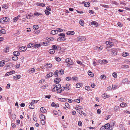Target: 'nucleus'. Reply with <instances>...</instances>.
<instances>
[{"label":"nucleus","mask_w":130,"mask_h":130,"mask_svg":"<svg viewBox=\"0 0 130 130\" xmlns=\"http://www.w3.org/2000/svg\"><path fill=\"white\" fill-rule=\"evenodd\" d=\"M16 115L15 114H13L12 115V119L14 120L16 118Z\"/></svg>","instance_id":"obj_52"},{"label":"nucleus","mask_w":130,"mask_h":130,"mask_svg":"<svg viewBox=\"0 0 130 130\" xmlns=\"http://www.w3.org/2000/svg\"><path fill=\"white\" fill-rule=\"evenodd\" d=\"M57 46L55 45H53L52 46V48H53V49L54 50H56L57 48Z\"/></svg>","instance_id":"obj_45"},{"label":"nucleus","mask_w":130,"mask_h":130,"mask_svg":"<svg viewBox=\"0 0 130 130\" xmlns=\"http://www.w3.org/2000/svg\"><path fill=\"white\" fill-rule=\"evenodd\" d=\"M112 75L115 78H116L117 76V74L115 72H114L113 73Z\"/></svg>","instance_id":"obj_51"},{"label":"nucleus","mask_w":130,"mask_h":130,"mask_svg":"<svg viewBox=\"0 0 130 130\" xmlns=\"http://www.w3.org/2000/svg\"><path fill=\"white\" fill-rule=\"evenodd\" d=\"M56 31L58 33V31L62 32L63 31V30L62 29L60 28H57L56 29Z\"/></svg>","instance_id":"obj_37"},{"label":"nucleus","mask_w":130,"mask_h":130,"mask_svg":"<svg viewBox=\"0 0 130 130\" xmlns=\"http://www.w3.org/2000/svg\"><path fill=\"white\" fill-rule=\"evenodd\" d=\"M40 118L41 119H42V120H44V119L45 120V116L43 115V114L41 115L40 116Z\"/></svg>","instance_id":"obj_22"},{"label":"nucleus","mask_w":130,"mask_h":130,"mask_svg":"<svg viewBox=\"0 0 130 130\" xmlns=\"http://www.w3.org/2000/svg\"><path fill=\"white\" fill-rule=\"evenodd\" d=\"M33 28L34 29L36 30L38 28V26L37 25H35L33 26Z\"/></svg>","instance_id":"obj_44"},{"label":"nucleus","mask_w":130,"mask_h":130,"mask_svg":"<svg viewBox=\"0 0 130 130\" xmlns=\"http://www.w3.org/2000/svg\"><path fill=\"white\" fill-rule=\"evenodd\" d=\"M90 3L89 2H86L84 4V6L86 7H88L90 6Z\"/></svg>","instance_id":"obj_27"},{"label":"nucleus","mask_w":130,"mask_h":130,"mask_svg":"<svg viewBox=\"0 0 130 130\" xmlns=\"http://www.w3.org/2000/svg\"><path fill=\"white\" fill-rule=\"evenodd\" d=\"M129 55V54L128 53L126 52H124L122 55L124 57H126L127 56H128Z\"/></svg>","instance_id":"obj_31"},{"label":"nucleus","mask_w":130,"mask_h":130,"mask_svg":"<svg viewBox=\"0 0 130 130\" xmlns=\"http://www.w3.org/2000/svg\"><path fill=\"white\" fill-rule=\"evenodd\" d=\"M106 44H107L109 45V47H110L112 46H113V43L111 42L107 41H106Z\"/></svg>","instance_id":"obj_6"},{"label":"nucleus","mask_w":130,"mask_h":130,"mask_svg":"<svg viewBox=\"0 0 130 130\" xmlns=\"http://www.w3.org/2000/svg\"><path fill=\"white\" fill-rule=\"evenodd\" d=\"M60 81V79L59 78H55L54 80V82L55 83H59Z\"/></svg>","instance_id":"obj_25"},{"label":"nucleus","mask_w":130,"mask_h":130,"mask_svg":"<svg viewBox=\"0 0 130 130\" xmlns=\"http://www.w3.org/2000/svg\"><path fill=\"white\" fill-rule=\"evenodd\" d=\"M20 64H17L16 66H15V68H19L20 66Z\"/></svg>","instance_id":"obj_63"},{"label":"nucleus","mask_w":130,"mask_h":130,"mask_svg":"<svg viewBox=\"0 0 130 130\" xmlns=\"http://www.w3.org/2000/svg\"><path fill=\"white\" fill-rule=\"evenodd\" d=\"M46 65L47 67L51 68L52 67V65L50 63L46 64Z\"/></svg>","instance_id":"obj_49"},{"label":"nucleus","mask_w":130,"mask_h":130,"mask_svg":"<svg viewBox=\"0 0 130 130\" xmlns=\"http://www.w3.org/2000/svg\"><path fill=\"white\" fill-rule=\"evenodd\" d=\"M34 47H39L41 46V44H34Z\"/></svg>","instance_id":"obj_21"},{"label":"nucleus","mask_w":130,"mask_h":130,"mask_svg":"<svg viewBox=\"0 0 130 130\" xmlns=\"http://www.w3.org/2000/svg\"><path fill=\"white\" fill-rule=\"evenodd\" d=\"M49 52L50 54H53L55 53V51L54 50L51 49L49 50Z\"/></svg>","instance_id":"obj_29"},{"label":"nucleus","mask_w":130,"mask_h":130,"mask_svg":"<svg viewBox=\"0 0 130 130\" xmlns=\"http://www.w3.org/2000/svg\"><path fill=\"white\" fill-rule=\"evenodd\" d=\"M58 36H62L65 37V36L64 34L63 33H61L58 34Z\"/></svg>","instance_id":"obj_54"},{"label":"nucleus","mask_w":130,"mask_h":130,"mask_svg":"<svg viewBox=\"0 0 130 130\" xmlns=\"http://www.w3.org/2000/svg\"><path fill=\"white\" fill-rule=\"evenodd\" d=\"M9 48L8 47H7L4 49V51L6 52H9Z\"/></svg>","instance_id":"obj_40"},{"label":"nucleus","mask_w":130,"mask_h":130,"mask_svg":"<svg viewBox=\"0 0 130 130\" xmlns=\"http://www.w3.org/2000/svg\"><path fill=\"white\" fill-rule=\"evenodd\" d=\"M15 72V71L14 70H12L9 72V74H10L11 75L14 73Z\"/></svg>","instance_id":"obj_61"},{"label":"nucleus","mask_w":130,"mask_h":130,"mask_svg":"<svg viewBox=\"0 0 130 130\" xmlns=\"http://www.w3.org/2000/svg\"><path fill=\"white\" fill-rule=\"evenodd\" d=\"M56 60L58 61H60L61 60L60 58L58 57H57L56 58Z\"/></svg>","instance_id":"obj_62"},{"label":"nucleus","mask_w":130,"mask_h":130,"mask_svg":"<svg viewBox=\"0 0 130 130\" xmlns=\"http://www.w3.org/2000/svg\"><path fill=\"white\" fill-rule=\"evenodd\" d=\"M117 86L115 85H112V90H113L114 89H116Z\"/></svg>","instance_id":"obj_56"},{"label":"nucleus","mask_w":130,"mask_h":130,"mask_svg":"<svg viewBox=\"0 0 130 130\" xmlns=\"http://www.w3.org/2000/svg\"><path fill=\"white\" fill-rule=\"evenodd\" d=\"M0 32L3 34H5L6 33V31L5 29H3L0 30Z\"/></svg>","instance_id":"obj_32"},{"label":"nucleus","mask_w":130,"mask_h":130,"mask_svg":"<svg viewBox=\"0 0 130 130\" xmlns=\"http://www.w3.org/2000/svg\"><path fill=\"white\" fill-rule=\"evenodd\" d=\"M128 81V78H126L123 79L122 81V83H124L126 82H127Z\"/></svg>","instance_id":"obj_35"},{"label":"nucleus","mask_w":130,"mask_h":130,"mask_svg":"<svg viewBox=\"0 0 130 130\" xmlns=\"http://www.w3.org/2000/svg\"><path fill=\"white\" fill-rule=\"evenodd\" d=\"M60 89V88H58V87H54V88L53 89V91H57L58 90H59Z\"/></svg>","instance_id":"obj_17"},{"label":"nucleus","mask_w":130,"mask_h":130,"mask_svg":"<svg viewBox=\"0 0 130 130\" xmlns=\"http://www.w3.org/2000/svg\"><path fill=\"white\" fill-rule=\"evenodd\" d=\"M86 39V38L84 36H79L76 38V40L80 42L84 41Z\"/></svg>","instance_id":"obj_2"},{"label":"nucleus","mask_w":130,"mask_h":130,"mask_svg":"<svg viewBox=\"0 0 130 130\" xmlns=\"http://www.w3.org/2000/svg\"><path fill=\"white\" fill-rule=\"evenodd\" d=\"M18 19V17H16L13 19V21L14 22H16L17 20Z\"/></svg>","instance_id":"obj_60"},{"label":"nucleus","mask_w":130,"mask_h":130,"mask_svg":"<svg viewBox=\"0 0 130 130\" xmlns=\"http://www.w3.org/2000/svg\"><path fill=\"white\" fill-rule=\"evenodd\" d=\"M103 7L105 8H108V5H101Z\"/></svg>","instance_id":"obj_59"},{"label":"nucleus","mask_w":130,"mask_h":130,"mask_svg":"<svg viewBox=\"0 0 130 130\" xmlns=\"http://www.w3.org/2000/svg\"><path fill=\"white\" fill-rule=\"evenodd\" d=\"M54 86H55V87H58V88H60L61 87V85L60 84H59L56 83V84Z\"/></svg>","instance_id":"obj_41"},{"label":"nucleus","mask_w":130,"mask_h":130,"mask_svg":"<svg viewBox=\"0 0 130 130\" xmlns=\"http://www.w3.org/2000/svg\"><path fill=\"white\" fill-rule=\"evenodd\" d=\"M82 85V84L80 83H78L76 85L77 88H79Z\"/></svg>","instance_id":"obj_19"},{"label":"nucleus","mask_w":130,"mask_h":130,"mask_svg":"<svg viewBox=\"0 0 130 130\" xmlns=\"http://www.w3.org/2000/svg\"><path fill=\"white\" fill-rule=\"evenodd\" d=\"M80 24L82 26H83L84 25V22L82 20H80L79 21Z\"/></svg>","instance_id":"obj_30"},{"label":"nucleus","mask_w":130,"mask_h":130,"mask_svg":"<svg viewBox=\"0 0 130 130\" xmlns=\"http://www.w3.org/2000/svg\"><path fill=\"white\" fill-rule=\"evenodd\" d=\"M59 72L60 74H63L64 73V71L62 69L60 70L59 71Z\"/></svg>","instance_id":"obj_55"},{"label":"nucleus","mask_w":130,"mask_h":130,"mask_svg":"<svg viewBox=\"0 0 130 130\" xmlns=\"http://www.w3.org/2000/svg\"><path fill=\"white\" fill-rule=\"evenodd\" d=\"M91 24L92 25H94L95 26L97 27L98 26L97 23L95 21H93L91 23Z\"/></svg>","instance_id":"obj_16"},{"label":"nucleus","mask_w":130,"mask_h":130,"mask_svg":"<svg viewBox=\"0 0 130 130\" xmlns=\"http://www.w3.org/2000/svg\"><path fill=\"white\" fill-rule=\"evenodd\" d=\"M102 97L104 99H106L109 97V96L107 95L105 93H104L102 95Z\"/></svg>","instance_id":"obj_26"},{"label":"nucleus","mask_w":130,"mask_h":130,"mask_svg":"<svg viewBox=\"0 0 130 130\" xmlns=\"http://www.w3.org/2000/svg\"><path fill=\"white\" fill-rule=\"evenodd\" d=\"M35 69L34 68H31L29 69V72H31L32 73H33L35 71Z\"/></svg>","instance_id":"obj_42"},{"label":"nucleus","mask_w":130,"mask_h":130,"mask_svg":"<svg viewBox=\"0 0 130 130\" xmlns=\"http://www.w3.org/2000/svg\"><path fill=\"white\" fill-rule=\"evenodd\" d=\"M41 123L43 125H45V122L44 120H41Z\"/></svg>","instance_id":"obj_53"},{"label":"nucleus","mask_w":130,"mask_h":130,"mask_svg":"<svg viewBox=\"0 0 130 130\" xmlns=\"http://www.w3.org/2000/svg\"><path fill=\"white\" fill-rule=\"evenodd\" d=\"M51 33L52 34L54 35L56 33H57V32L56 30H53L51 31Z\"/></svg>","instance_id":"obj_33"},{"label":"nucleus","mask_w":130,"mask_h":130,"mask_svg":"<svg viewBox=\"0 0 130 130\" xmlns=\"http://www.w3.org/2000/svg\"><path fill=\"white\" fill-rule=\"evenodd\" d=\"M34 15L35 16H38L39 15H41L42 14L39 12H35L34 13Z\"/></svg>","instance_id":"obj_28"},{"label":"nucleus","mask_w":130,"mask_h":130,"mask_svg":"<svg viewBox=\"0 0 130 130\" xmlns=\"http://www.w3.org/2000/svg\"><path fill=\"white\" fill-rule=\"evenodd\" d=\"M9 21V18L6 17L2 18L0 20V22L1 23H4L5 22Z\"/></svg>","instance_id":"obj_1"},{"label":"nucleus","mask_w":130,"mask_h":130,"mask_svg":"<svg viewBox=\"0 0 130 130\" xmlns=\"http://www.w3.org/2000/svg\"><path fill=\"white\" fill-rule=\"evenodd\" d=\"M40 111L42 113H45L47 112L46 110L43 107H42L40 108Z\"/></svg>","instance_id":"obj_7"},{"label":"nucleus","mask_w":130,"mask_h":130,"mask_svg":"<svg viewBox=\"0 0 130 130\" xmlns=\"http://www.w3.org/2000/svg\"><path fill=\"white\" fill-rule=\"evenodd\" d=\"M66 86H65V88L66 89H67V90H69L70 89V88H69V87L70 86V84H66Z\"/></svg>","instance_id":"obj_24"},{"label":"nucleus","mask_w":130,"mask_h":130,"mask_svg":"<svg viewBox=\"0 0 130 130\" xmlns=\"http://www.w3.org/2000/svg\"><path fill=\"white\" fill-rule=\"evenodd\" d=\"M2 8H5V9H7L8 8V7L7 5L6 4H4L2 5Z\"/></svg>","instance_id":"obj_46"},{"label":"nucleus","mask_w":130,"mask_h":130,"mask_svg":"<svg viewBox=\"0 0 130 130\" xmlns=\"http://www.w3.org/2000/svg\"><path fill=\"white\" fill-rule=\"evenodd\" d=\"M101 78L103 79H105L106 78V76H105L104 75H102L101 76Z\"/></svg>","instance_id":"obj_58"},{"label":"nucleus","mask_w":130,"mask_h":130,"mask_svg":"<svg viewBox=\"0 0 130 130\" xmlns=\"http://www.w3.org/2000/svg\"><path fill=\"white\" fill-rule=\"evenodd\" d=\"M43 44L44 45H47L49 44L48 42H44L43 43Z\"/></svg>","instance_id":"obj_57"},{"label":"nucleus","mask_w":130,"mask_h":130,"mask_svg":"<svg viewBox=\"0 0 130 130\" xmlns=\"http://www.w3.org/2000/svg\"><path fill=\"white\" fill-rule=\"evenodd\" d=\"M27 48L26 46H22L20 47L19 48V50L20 52H24L26 50Z\"/></svg>","instance_id":"obj_4"},{"label":"nucleus","mask_w":130,"mask_h":130,"mask_svg":"<svg viewBox=\"0 0 130 130\" xmlns=\"http://www.w3.org/2000/svg\"><path fill=\"white\" fill-rule=\"evenodd\" d=\"M34 43H29V44L27 45V47L28 48H30L33 46H34Z\"/></svg>","instance_id":"obj_8"},{"label":"nucleus","mask_w":130,"mask_h":130,"mask_svg":"<svg viewBox=\"0 0 130 130\" xmlns=\"http://www.w3.org/2000/svg\"><path fill=\"white\" fill-rule=\"evenodd\" d=\"M66 38L64 37H60L58 38L57 39V40L58 41L60 42L61 41H63L66 40Z\"/></svg>","instance_id":"obj_5"},{"label":"nucleus","mask_w":130,"mask_h":130,"mask_svg":"<svg viewBox=\"0 0 130 130\" xmlns=\"http://www.w3.org/2000/svg\"><path fill=\"white\" fill-rule=\"evenodd\" d=\"M68 35H73L74 34V32L73 31H70L67 32L66 33Z\"/></svg>","instance_id":"obj_10"},{"label":"nucleus","mask_w":130,"mask_h":130,"mask_svg":"<svg viewBox=\"0 0 130 130\" xmlns=\"http://www.w3.org/2000/svg\"><path fill=\"white\" fill-rule=\"evenodd\" d=\"M29 107L31 109H34V105L32 104H30L29 105Z\"/></svg>","instance_id":"obj_39"},{"label":"nucleus","mask_w":130,"mask_h":130,"mask_svg":"<svg viewBox=\"0 0 130 130\" xmlns=\"http://www.w3.org/2000/svg\"><path fill=\"white\" fill-rule=\"evenodd\" d=\"M58 70H56L54 72V75L56 76H58Z\"/></svg>","instance_id":"obj_43"},{"label":"nucleus","mask_w":130,"mask_h":130,"mask_svg":"<svg viewBox=\"0 0 130 130\" xmlns=\"http://www.w3.org/2000/svg\"><path fill=\"white\" fill-rule=\"evenodd\" d=\"M65 106L68 108H70V106L69 105V103H65Z\"/></svg>","instance_id":"obj_38"},{"label":"nucleus","mask_w":130,"mask_h":130,"mask_svg":"<svg viewBox=\"0 0 130 130\" xmlns=\"http://www.w3.org/2000/svg\"><path fill=\"white\" fill-rule=\"evenodd\" d=\"M113 110L115 112H116L119 110V107H115L114 108Z\"/></svg>","instance_id":"obj_20"},{"label":"nucleus","mask_w":130,"mask_h":130,"mask_svg":"<svg viewBox=\"0 0 130 130\" xmlns=\"http://www.w3.org/2000/svg\"><path fill=\"white\" fill-rule=\"evenodd\" d=\"M88 74L89 76L91 77L93 76L94 75L93 73L90 71H88Z\"/></svg>","instance_id":"obj_18"},{"label":"nucleus","mask_w":130,"mask_h":130,"mask_svg":"<svg viewBox=\"0 0 130 130\" xmlns=\"http://www.w3.org/2000/svg\"><path fill=\"white\" fill-rule=\"evenodd\" d=\"M13 54L14 56H17L20 55V53L18 51H14L13 53Z\"/></svg>","instance_id":"obj_12"},{"label":"nucleus","mask_w":130,"mask_h":130,"mask_svg":"<svg viewBox=\"0 0 130 130\" xmlns=\"http://www.w3.org/2000/svg\"><path fill=\"white\" fill-rule=\"evenodd\" d=\"M60 99V100L63 102H64L66 101V99L65 98H58V99Z\"/></svg>","instance_id":"obj_48"},{"label":"nucleus","mask_w":130,"mask_h":130,"mask_svg":"<svg viewBox=\"0 0 130 130\" xmlns=\"http://www.w3.org/2000/svg\"><path fill=\"white\" fill-rule=\"evenodd\" d=\"M5 61L4 60L1 61L0 62V67L3 66L5 64Z\"/></svg>","instance_id":"obj_15"},{"label":"nucleus","mask_w":130,"mask_h":130,"mask_svg":"<svg viewBox=\"0 0 130 130\" xmlns=\"http://www.w3.org/2000/svg\"><path fill=\"white\" fill-rule=\"evenodd\" d=\"M65 61L70 65H73L74 64L73 62L69 58L66 59Z\"/></svg>","instance_id":"obj_3"},{"label":"nucleus","mask_w":130,"mask_h":130,"mask_svg":"<svg viewBox=\"0 0 130 130\" xmlns=\"http://www.w3.org/2000/svg\"><path fill=\"white\" fill-rule=\"evenodd\" d=\"M12 59L13 60H16L18 59V57L17 56H14V57H12Z\"/></svg>","instance_id":"obj_36"},{"label":"nucleus","mask_w":130,"mask_h":130,"mask_svg":"<svg viewBox=\"0 0 130 130\" xmlns=\"http://www.w3.org/2000/svg\"><path fill=\"white\" fill-rule=\"evenodd\" d=\"M126 106V104L125 103H121L120 104V106L122 107H124Z\"/></svg>","instance_id":"obj_23"},{"label":"nucleus","mask_w":130,"mask_h":130,"mask_svg":"<svg viewBox=\"0 0 130 130\" xmlns=\"http://www.w3.org/2000/svg\"><path fill=\"white\" fill-rule=\"evenodd\" d=\"M51 106L55 107H57L59 106V104H56L53 102L51 104Z\"/></svg>","instance_id":"obj_9"},{"label":"nucleus","mask_w":130,"mask_h":130,"mask_svg":"<svg viewBox=\"0 0 130 130\" xmlns=\"http://www.w3.org/2000/svg\"><path fill=\"white\" fill-rule=\"evenodd\" d=\"M107 90H112V88L111 86H109L107 88Z\"/></svg>","instance_id":"obj_64"},{"label":"nucleus","mask_w":130,"mask_h":130,"mask_svg":"<svg viewBox=\"0 0 130 130\" xmlns=\"http://www.w3.org/2000/svg\"><path fill=\"white\" fill-rule=\"evenodd\" d=\"M21 77V76L20 75H18L13 76V78L15 79H18L20 78Z\"/></svg>","instance_id":"obj_13"},{"label":"nucleus","mask_w":130,"mask_h":130,"mask_svg":"<svg viewBox=\"0 0 130 130\" xmlns=\"http://www.w3.org/2000/svg\"><path fill=\"white\" fill-rule=\"evenodd\" d=\"M104 127L105 129H110V124L109 123H107L105 124Z\"/></svg>","instance_id":"obj_11"},{"label":"nucleus","mask_w":130,"mask_h":130,"mask_svg":"<svg viewBox=\"0 0 130 130\" xmlns=\"http://www.w3.org/2000/svg\"><path fill=\"white\" fill-rule=\"evenodd\" d=\"M85 89L87 90H89L90 89V88L89 86H86L85 87Z\"/></svg>","instance_id":"obj_47"},{"label":"nucleus","mask_w":130,"mask_h":130,"mask_svg":"<svg viewBox=\"0 0 130 130\" xmlns=\"http://www.w3.org/2000/svg\"><path fill=\"white\" fill-rule=\"evenodd\" d=\"M54 75L53 73L52 72H50L46 76L48 77H51L52 76Z\"/></svg>","instance_id":"obj_14"},{"label":"nucleus","mask_w":130,"mask_h":130,"mask_svg":"<svg viewBox=\"0 0 130 130\" xmlns=\"http://www.w3.org/2000/svg\"><path fill=\"white\" fill-rule=\"evenodd\" d=\"M45 13L47 15L49 14L50 12L49 11H47V10H45L44 11Z\"/></svg>","instance_id":"obj_50"},{"label":"nucleus","mask_w":130,"mask_h":130,"mask_svg":"<svg viewBox=\"0 0 130 130\" xmlns=\"http://www.w3.org/2000/svg\"><path fill=\"white\" fill-rule=\"evenodd\" d=\"M121 67L123 69L127 68L128 67V66L127 65H125L122 66Z\"/></svg>","instance_id":"obj_34"}]
</instances>
